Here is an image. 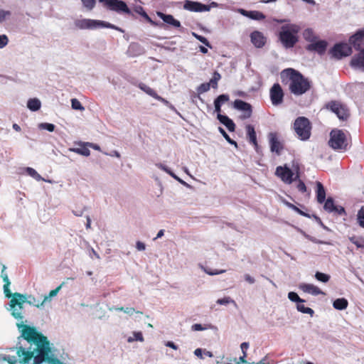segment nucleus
Segmentation results:
<instances>
[{"label":"nucleus","instance_id":"54","mask_svg":"<svg viewBox=\"0 0 364 364\" xmlns=\"http://www.w3.org/2000/svg\"><path fill=\"white\" fill-rule=\"evenodd\" d=\"M9 43V38L6 35L0 36V48H4Z\"/></svg>","mask_w":364,"mask_h":364},{"label":"nucleus","instance_id":"35","mask_svg":"<svg viewBox=\"0 0 364 364\" xmlns=\"http://www.w3.org/2000/svg\"><path fill=\"white\" fill-rule=\"evenodd\" d=\"M303 36L304 39L306 41L311 42V43L315 41L317 38V37L314 35L313 30L311 28H307L304 30Z\"/></svg>","mask_w":364,"mask_h":364},{"label":"nucleus","instance_id":"30","mask_svg":"<svg viewBox=\"0 0 364 364\" xmlns=\"http://www.w3.org/2000/svg\"><path fill=\"white\" fill-rule=\"evenodd\" d=\"M348 302L344 298L336 299L333 303V306L338 310H344L348 307Z\"/></svg>","mask_w":364,"mask_h":364},{"label":"nucleus","instance_id":"61","mask_svg":"<svg viewBox=\"0 0 364 364\" xmlns=\"http://www.w3.org/2000/svg\"><path fill=\"white\" fill-rule=\"evenodd\" d=\"M225 270H220V271H212V270H205V272L209 275H216L221 273L225 272Z\"/></svg>","mask_w":364,"mask_h":364},{"label":"nucleus","instance_id":"57","mask_svg":"<svg viewBox=\"0 0 364 364\" xmlns=\"http://www.w3.org/2000/svg\"><path fill=\"white\" fill-rule=\"evenodd\" d=\"M4 360L6 361L9 364H16V360L14 356L6 355L3 358Z\"/></svg>","mask_w":364,"mask_h":364},{"label":"nucleus","instance_id":"32","mask_svg":"<svg viewBox=\"0 0 364 364\" xmlns=\"http://www.w3.org/2000/svg\"><path fill=\"white\" fill-rule=\"evenodd\" d=\"M46 299H47V296H45L44 299L41 302H39V301L36 300L34 296L29 295V296H26V303H28V304L33 305L38 308H40V307L43 306V305Z\"/></svg>","mask_w":364,"mask_h":364},{"label":"nucleus","instance_id":"16","mask_svg":"<svg viewBox=\"0 0 364 364\" xmlns=\"http://www.w3.org/2000/svg\"><path fill=\"white\" fill-rule=\"evenodd\" d=\"M250 40L252 43L258 48H261L264 46L267 38L263 33L258 31H255L250 34Z\"/></svg>","mask_w":364,"mask_h":364},{"label":"nucleus","instance_id":"46","mask_svg":"<svg viewBox=\"0 0 364 364\" xmlns=\"http://www.w3.org/2000/svg\"><path fill=\"white\" fill-rule=\"evenodd\" d=\"M218 130L228 142H229L230 144H237V143L230 137V136L222 127H219Z\"/></svg>","mask_w":364,"mask_h":364},{"label":"nucleus","instance_id":"7","mask_svg":"<svg viewBox=\"0 0 364 364\" xmlns=\"http://www.w3.org/2000/svg\"><path fill=\"white\" fill-rule=\"evenodd\" d=\"M294 170L296 171V174L287 164L279 166L276 168L275 175L284 183L291 184L294 181H296L299 178V166H296Z\"/></svg>","mask_w":364,"mask_h":364},{"label":"nucleus","instance_id":"59","mask_svg":"<svg viewBox=\"0 0 364 364\" xmlns=\"http://www.w3.org/2000/svg\"><path fill=\"white\" fill-rule=\"evenodd\" d=\"M62 286H63V284H60V286H58L56 289L51 290L49 293V296H55L58 294V292L59 291V290L61 289Z\"/></svg>","mask_w":364,"mask_h":364},{"label":"nucleus","instance_id":"64","mask_svg":"<svg viewBox=\"0 0 364 364\" xmlns=\"http://www.w3.org/2000/svg\"><path fill=\"white\" fill-rule=\"evenodd\" d=\"M247 357V353L244 352L243 355L240 357V361L244 364H252L247 363V361L245 360V358Z\"/></svg>","mask_w":364,"mask_h":364},{"label":"nucleus","instance_id":"2","mask_svg":"<svg viewBox=\"0 0 364 364\" xmlns=\"http://www.w3.org/2000/svg\"><path fill=\"white\" fill-rule=\"evenodd\" d=\"M281 77L283 82L287 80L289 90L294 95H301L311 87V81L294 68L284 69L281 73Z\"/></svg>","mask_w":364,"mask_h":364},{"label":"nucleus","instance_id":"52","mask_svg":"<svg viewBox=\"0 0 364 364\" xmlns=\"http://www.w3.org/2000/svg\"><path fill=\"white\" fill-rule=\"evenodd\" d=\"M297 186H296V188L298 189V191L301 193H305L306 192V186L305 185V183H304V181H302L301 180L297 178Z\"/></svg>","mask_w":364,"mask_h":364},{"label":"nucleus","instance_id":"33","mask_svg":"<svg viewBox=\"0 0 364 364\" xmlns=\"http://www.w3.org/2000/svg\"><path fill=\"white\" fill-rule=\"evenodd\" d=\"M135 11L140 14L143 18H145V20L149 22L152 26H156L157 23L154 21L146 14V12L144 10V9L141 6H138L135 9Z\"/></svg>","mask_w":364,"mask_h":364},{"label":"nucleus","instance_id":"14","mask_svg":"<svg viewBox=\"0 0 364 364\" xmlns=\"http://www.w3.org/2000/svg\"><path fill=\"white\" fill-rule=\"evenodd\" d=\"M183 9L193 12H203L208 11L210 9V6L198 1L186 0L183 4Z\"/></svg>","mask_w":364,"mask_h":364},{"label":"nucleus","instance_id":"58","mask_svg":"<svg viewBox=\"0 0 364 364\" xmlns=\"http://www.w3.org/2000/svg\"><path fill=\"white\" fill-rule=\"evenodd\" d=\"M193 331H203L205 329L200 323H195L191 327Z\"/></svg>","mask_w":364,"mask_h":364},{"label":"nucleus","instance_id":"50","mask_svg":"<svg viewBox=\"0 0 364 364\" xmlns=\"http://www.w3.org/2000/svg\"><path fill=\"white\" fill-rule=\"evenodd\" d=\"M193 35L196 37V39L205 44L206 46L211 48L210 44L206 38L203 36L198 35L195 33H193Z\"/></svg>","mask_w":364,"mask_h":364},{"label":"nucleus","instance_id":"53","mask_svg":"<svg viewBox=\"0 0 364 364\" xmlns=\"http://www.w3.org/2000/svg\"><path fill=\"white\" fill-rule=\"evenodd\" d=\"M134 338H129L128 341L132 342L134 341H144V338H143V335H142L141 332H134Z\"/></svg>","mask_w":364,"mask_h":364},{"label":"nucleus","instance_id":"27","mask_svg":"<svg viewBox=\"0 0 364 364\" xmlns=\"http://www.w3.org/2000/svg\"><path fill=\"white\" fill-rule=\"evenodd\" d=\"M139 87L142 91H144L145 93H146L149 96L154 97V99H156V100H160L161 99V97L158 95L156 92L155 90H154L152 88H151L150 87H149L148 85H146V84H144V83H139Z\"/></svg>","mask_w":364,"mask_h":364},{"label":"nucleus","instance_id":"49","mask_svg":"<svg viewBox=\"0 0 364 364\" xmlns=\"http://www.w3.org/2000/svg\"><path fill=\"white\" fill-rule=\"evenodd\" d=\"M39 127H40V128L46 129L50 132H53L55 130V127L53 124H50V123H46V122L41 123Z\"/></svg>","mask_w":364,"mask_h":364},{"label":"nucleus","instance_id":"51","mask_svg":"<svg viewBox=\"0 0 364 364\" xmlns=\"http://www.w3.org/2000/svg\"><path fill=\"white\" fill-rule=\"evenodd\" d=\"M26 172L33 178L39 180L41 178V176L37 173V171L33 168L28 167L26 168Z\"/></svg>","mask_w":364,"mask_h":364},{"label":"nucleus","instance_id":"20","mask_svg":"<svg viewBox=\"0 0 364 364\" xmlns=\"http://www.w3.org/2000/svg\"><path fill=\"white\" fill-rule=\"evenodd\" d=\"M6 266L4 264L2 265V269L1 273V277L3 279V281L4 282V292L7 298L11 297V292L9 289V286L11 284V282L9 279L8 274L6 273Z\"/></svg>","mask_w":364,"mask_h":364},{"label":"nucleus","instance_id":"12","mask_svg":"<svg viewBox=\"0 0 364 364\" xmlns=\"http://www.w3.org/2000/svg\"><path fill=\"white\" fill-rule=\"evenodd\" d=\"M272 105H279L283 102L284 93L279 83H274L269 91Z\"/></svg>","mask_w":364,"mask_h":364},{"label":"nucleus","instance_id":"37","mask_svg":"<svg viewBox=\"0 0 364 364\" xmlns=\"http://www.w3.org/2000/svg\"><path fill=\"white\" fill-rule=\"evenodd\" d=\"M335 205L333 199L329 197L325 200L323 208L328 213H333Z\"/></svg>","mask_w":364,"mask_h":364},{"label":"nucleus","instance_id":"40","mask_svg":"<svg viewBox=\"0 0 364 364\" xmlns=\"http://www.w3.org/2000/svg\"><path fill=\"white\" fill-rule=\"evenodd\" d=\"M315 277L317 280H318L321 282H323V283L328 282L331 278L330 275L320 272H317L315 274Z\"/></svg>","mask_w":364,"mask_h":364},{"label":"nucleus","instance_id":"60","mask_svg":"<svg viewBox=\"0 0 364 364\" xmlns=\"http://www.w3.org/2000/svg\"><path fill=\"white\" fill-rule=\"evenodd\" d=\"M136 247L139 251L144 250L146 247L145 244L140 241L136 242Z\"/></svg>","mask_w":364,"mask_h":364},{"label":"nucleus","instance_id":"15","mask_svg":"<svg viewBox=\"0 0 364 364\" xmlns=\"http://www.w3.org/2000/svg\"><path fill=\"white\" fill-rule=\"evenodd\" d=\"M327 42L324 40L315 41L306 46V49L309 51H314L319 55H323L327 48Z\"/></svg>","mask_w":364,"mask_h":364},{"label":"nucleus","instance_id":"44","mask_svg":"<svg viewBox=\"0 0 364 364\" xmlns=\"http://www.w3.org/2000/svg\"><path fill=\"white\" fill-rule=\"evenodd\" d=\"M71 106L73 109L84 110V107L81 105L80 102L75 98L71 100Z\"/></svg>","mask_w":364,"mask_h":364},{"label":"nucleus","instance_id":"1","mask_svg":"<svg viewBox=\"0 0 364 364\" xmlns=\"http://www.w3.org/2000/svg\"><path fill=\"white\" fill-rule=\"evenodd\" d=\"M35 344L37 346V354L35 356L33 351L26 350L22 346L16 348V354L21 363H28L33 358V364H41L44 361H47L50 364H65L57 358H53L50 355L51 348L46 336H44Z\"/></svg>","mask_w":364,"mask_h":364},{"label":"nucleus","instance_id":"63","mask_svg":"<svg viewBox=\"0 0 364 364\" xmlns=\"http://www.w3.org/2000/svg\"><path fill=\"white\" fill-rule=\"evenodd\" d=\"M166 346L169 347V348H171L173 350H177L178 349V346L173 342H172V341H168L166 343Z\"/></svg>","mask_w":364,"mask_h":364},{"label":"nucleus","instance_id":"24","mask_svg":"<svg viewBox=\"0 0 364 364\" xmlns=\"http://www.w3.org/2000/svg\"><path fill=\"white\" fill-rule=\"evenodd\" d=\"M316 200L318 203H324L326 200V191L323 186V184L320 181L316 182Z\"/></svg>","mask_w":364,"mask_h":364},{"label":"nucleus","instance_id":"3","mask_svg":"<svg viewBox=\"0 0 364 364\" xmlns=\"http://www.w3.org/2000/svg\"><path fill=\"white\" fill-rule=\"evenodd\" d=\"M301 27L294 23H287L280 27L278 38L282 46L287 49L292 48L299 42V33Z\"/></svg>","mask_w":364,"mask_h":364},{"label":"nucleus","instance_id":"45","mask_svg":"<svg viewBox=\"0 0 364 364\" xmlns=\"http://www.w3.org/2000/svg\"><path fill=\"white\" fill-rule=\"evenodd\" d=\"M116 310L119 311H124V313L129 314V315H132L134 312H136L137 314H142V312H141V311H136L135 309L132 307H127V308L119 307V308H117Z\"/></svg>","mask_w":364,"mask_h":364},{"label":"nucleus","instance_id":"22","mask_svg":"<svg viewBox=\"0 0 364 364\" xmlns=\"http://www.w3.org/2000/svg\"><path fill=\"white\" fill-rule=\"evenodd\" d=\"M300 287L304 292L314 296L324 294V293L318 287L311 284H303Z\"/></svg>","mask_w":364,"mask_h":364},{"label":"nucleus","instance_id":"4","mask_svg":"<svg viewBox=\"0 0 364 364\" xmlns=\"http://www.w3.org/2000/svg\"><path fill=\"white\" fill-rule=\"evenodd\" d=\"M9 306L11 316L16 319L22 321L23 318V304L26 301V295L21 293H11Z\"/></svg>","mask_w":364,"mask_h":364},{"label":"nucleus","instance_id":"39","mask_svg":"<svg viewBox=\"0 0 364 364\" xmlns=\"http://www.w3.org/2000/svg\"><path fill=\"white\" fill-rule=\"evenodd\" d=\"M297 309L299 311L304 313V314H308L310 315H313L314 311L312 309L309 307L305 306L303 304L298 303L297 304Z\"/></svg>","mask_w":364,"mask_h":364},{"label":"nucleus","instance_id":"42","mask_svg":"<svg viewBox=\"0 0 364 364\" xmlns=\"http://www.w3.org/2000/svg\"><path fill=\"white\" fill-rule=\"evenodd\" d=\"M288 298L291 301H295V302H298V303H303L304 302V300L301 299L299 295L296 293V292H294V291H291L288 294Z\"/></svg>","mask_w":364,"mask_h":364},{"label":"nucleus","instance_id":"8","mask_svg":"<svg viewBox=\"0 0 364 364\" xmlns=\"http://www.w3.org/2000/svg\"><path fill=\"white\" fill-rule=\"evenodd\" d=\"M18 328H21V337L28 343H38L43 336L41 333L37 331L36 328L21 323H17Z\"/></svg>","mask_w":364,"mask_h":364},{"label":"nucleus","instance_id":"56","mask_svg":"<svg viewBox=\"0 0 364 364\" xmlns=\"http://www.w3.org/2000/svg\"><path fill=\"white\" fill-rule=\"evenodd\" d=\"M333 213H336L337 215H346V214L344 208L341 206V205H335Z\"/></svg>","mask_w":364,"mask_h":364},{"label":"nucleus","instance_id":"62","mask_svg":"<svg viewBox=\"0 0 364 364\" xmlns=\"http://www.w3.org/2000/svg\"><path fill=\"white\" fill-rule=\"evenodd\" d=\"M245 279L250 284H253L255 281V279L252 277L250 274H245Z\"/></svg>","mask_w":364,"mask_h":364},{"label":"nucleus","instance_id":"38","mask_svg":"<svg viewBox=\"0 0 364 364\" xmlns=\"http://www.w3.org/2000/svg\"><path fill=\"white\" fill-rule=\"evenodd\" d=\"M221 75L220 74L215 71L213 75V77L210 79V82L208 83H210V87H212L214 89H216L218 87V81L220 80Z\"/></svg>","mask_w":364,"mask_h":364},{"label":"nucleus","instance_id":"47","mask_svg":"<svg viewBox=\"0 0 364 364\" xmlns=\"http://www.w3.org/2000/svg\"><path fill=\"white\" fill-rule=\"evenodd\" d=\"M358 221L360 226L364 228V206L358 213Z\"/></svg>","mask_w":364,"mask_h":364},{"label":"nucleus","instance_id":"31","mask_svg":"<svg viewBox=\"0 0 364 364\" xmlns=\"http://www.w3.org/2000/svg\"><path fill=\"white\" fill-rule=\"evenodd\" d=\"M41 102L37 98H32L28 100L27 107L31 111H38L41 108Z\"/></svg>","mask_w":364,"mask_h":364},{"label":"nucleus","instance_id":"41","mask_svg":"<svg viewBox=\"0 0 364 364\" xmlns=\"http://www.w3.org/2000/svg\"><path fill=\"white\" fill-rule=\"evenodd\" d=\"M216 303L220 305H226V304H228L230 303L236 305L235 301L229 296H225L222 299H218L217 300Z\"/></svg>","mask_w":364,"mask_h":364},{"label":"nucleus","instance_id":"10","mask_svg":"<svg viewBox=\"0 0 364 364\" xmlns=\"http://www.w3.org/2000/svg\"><path fill=\"white\" fill-rule=\"evenodd\" d=\"M332 57L336 59H341L343 57L349 56L352 53L351 47L346 43H336L329 52Z\"/></svg>","mask_w":364,"mask_h":364},{"label":"nucleus","instance_id":"28","mask_svg":"<svg viewBox=\"0 0 364 364\" xmlns=\"http://www.w3.org/2000/svg\"><path fill=\"white\" fill-rule=\"evenodd\" d=\"M85 143H80L81 147L80 148H73L70 149V151L75 152L77 154L82 155L85 156H88L90 155V151L88 149V146L85 145Z\"/></svg>","mask_w":364,"mask_h":364},{"label":"nucleus","instance_id":"17","mask_svg":"<svg viewBox=\"0 0 364 364\" xmlns=\"http://www.w3.org/2000/svg\"><path fill=\"white\" fill-rule=\"evenodd\" d=\"M107 6L109 7V9L111 10H113V11H115L117 12L122 11L129 15L132 14L131 10L128 8L126 3L123 1H119V0H115L114 1H109V4H107Z\"/></svg>","mask_w":364,"mask_h":364},{"label":"nucleus","instance_id":"19","mask_svg":"<svg viewBox=\"0 0 364 364\" xmlns=\"http://www.w3.org/2000/svg\"><path fill=\"white\" fill-rule=\"evenodd\" d=\"M157 16L161 18L165 23L170 24L176 28L181 27V23L179 21L174 18V17L171 14H165L161 11H158Z\"/></svg>","mask_w":364,"mask_h":364},{"label":"nucleus","instance_id":"6","mask_svg":"<svg viewBox=\"0 0 364 364\" xmlns=\"http://www.w3.org/2000/svg\"><path fill=\"white\" fill-rule=\"evenodd\" d=\"M329 146L335 150H346L348 148L347 137L340 129H333L330 133Z\"/></svg>","mask_w":364,"mask_h":364},{"label":"nucleus","instance_id":"18","mask_svg":"<svg viewBox=\"0 0 364 364\" xmlns=\"http://www.w3.org/2000/svg\"><path fill=\"white\" fill-rule=\"evenodd\" d=\"M350 41L355 50H361L364 44V31L357 32L350 38Z\"/></svg>","mask_w":364,"mask_h":364},{"label":"nucleus","instance_id":"55","mask_svg":"<svg viewBox=\"0 0 364 364\" xmlns=\"http://www.w3.org/2000/svg\"><path fill=\"white\" fill-rule=\"evenodd\" d=\"M11 16L9 11L0 9V23H2L7 17Z\"/></svg>","mask_w":364,"mask_h":364},{"label":"nucleus","instance_id":"36","mask_svg":"<svg viewBox=\"0 0 364 364\" xmlns=\"http://www.w3.org/2000/svg\"><path fill=\"white\" fill-rule=\"evenodd\" d=\"M349 240L358 248H364V237L352 236L349 237Z\"/></svg>","mask_w":364,"mask_h":364},{"label":"nucleus","instance_id":"13","mask_svg":"<svg viewBox=\"0 0 364 364\" xmlns=\"http://www.w3.org/2000/svg\"><path fill=\"white\" fill-rule=\"evenodd\" d=\"M235 109L242 111L243 112L241 119H246L251 117L252 114V105L242 100H235L233 102Z\"/></svg>","mask_w":364,"mask_h":364},{"label":"nucleus","instance_id":"29","mask_svg":"<svg viewBox=\"0 0 364 364\" xmlns=\"http://www.w3.org/2000/svg\"><path fill=\"white\" fill-rule=\"evenodd\" d=\"M242 14L246 16H248L249 18L255 20H263L265 18V16L262 12L258 11H244Z\"/></svg>","mask_w":364,"mask_h":364},{"label":"nucleus","instance_id":"21","mask_svg":"<svg viewBox=\"0 0 364 364\" xmlns=\"http://www.w3.org/2000/svg\"><path fill=\"white\" fill-rule=\"evenodd\" d=\"M246 130L250 142L254 145L256 151H258L259 145L257 144V135L254 127L249 124L246 127Z\"/></svg>","mask_w":364,"mask_h":364},{"label":"nucleus","instance_id":"25","mask_svg":"<svg viewBox=\"0 0 364 364\" xmlns=\"http://www.w3.org/2000/svg\"><path fill=\"white\" fill-rule=\"evenodd\" d=\"M218 119L223 124L230 132L235 130V124L233 121L226 115L218 114Z\"/></svg>","mask_w":364,"mask_h":364},{"label":"nucleus","instance_id":"9","mask_svg":"<svg viewBox=\"0 0 364 364\" xmlns=\"http://www.w3.org/2000/svg\"><path fill=\"white\" fill-rule=\"evenodd\" d=\"M326 108L334 112L341 120H346L349 116V110L346 107L336 101H331L326 105Z\"/></svg>","mask_w":364,"mask_h":364},{"label":"nucleus","instance_id":"11","mask_svg":"<svg viewBox=\"0 0 364 364\" xmlns=\"http://www.w3.org/2000/svg\"><path fill=\"white\" fill-rule=\"evenodd\" d=\"M268 139L271 151L279 156L284 149V142L279 139L278 134L276 132L269 133Z\"/></svg>","mask_w":364,"mask_h":364},{"label":"nucleus","instance_id":"43","mask_svg":"<svg viewBox=\"0 0 364 364\" xmlns=\"http://www.w3.org/2000/svg\"><path fill=\"white\" fill-rule=\"evenodd\" d=\"M210 83L204 82V83L200 84L198 87L197 92L199 94H202L203 92H208L210 90Z\"/></svg>","mask_w":364,"mask_h":364},{"label":"nucleus","instance_id":"5","mask_svg":"<svg viewBox=\"0 0 364 364\" xmlns=\"http://www.w3.org/2000/svg\"><path fill=\"white\" fill-rule=\"evenodd\" d=\"M311 123L305 117H297L294 123V129L298 138L302 141L308 140L311 134Z\"/></svg>","mask_w":364,"mask_h":364},{"label":"nucleus","instance_id":"48","mask_svg":"<svg viewBox=\"0 0 364 364\" xmlns=\"http://www.w3.org/2000/svg\"><path fill=\"white\" fill-rule=\"evenodd\" d=\"M84 6L87 9L91 10L94 8L96 1L95 0H81Z\"/></svg>","mask_w":364,"mask_h":364},{"label":"nucleus","instance_id":"23","mask_svg":"<svg viewBox=\"0 0 364 364\" xmlns=\"http://www.w3.org/2000/svg\"><path fill=\"white\" fill-rule=\"evenodd\" d=\"M350 64L353 67L363 68L364 70V49L352 58Z\"/></svg>","mask_w":364,"mask_h":364},{"label":"nucleus","instance_id":"26","mask_svg":"<svg viewBox=\"0 0 364 364\" xmlns=\"http://www.w3.org/2000/svg\"><path fill=\"white\" fill-rule=\"evenodd\" d=\"M83 23H84V26L86 28H91L95 24H101L106 28L117 29V27H115L114 25H112L109 23L104 22V21L86 20L83 22Z\"/></svg>","mask_w":364,"mask_h":364},{"label":"nucleus","instance_id":"34","mask_svg":"<svg viewBox=\"0 0 364 364\" xmlns=\"http://www.w3.org/2000/svg\"><path fill=\"white\" fill-rule=\"evenodd\" d=\"M221 100H229V96L228 95H219L214 101L215 106V112L218 113V114H221V106L219 104V101Z\"/></svg>","mask_w":364,"mask_h":364}]
</instances>
